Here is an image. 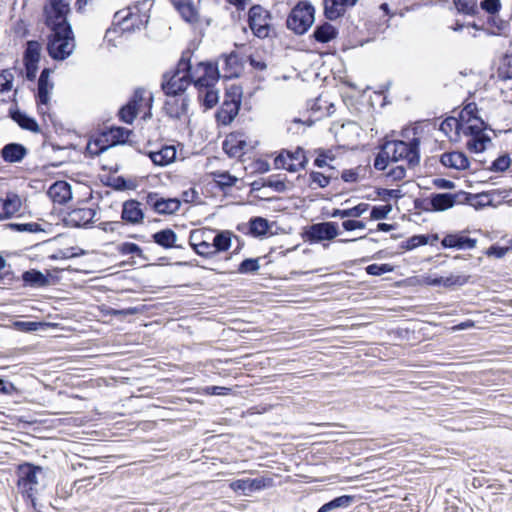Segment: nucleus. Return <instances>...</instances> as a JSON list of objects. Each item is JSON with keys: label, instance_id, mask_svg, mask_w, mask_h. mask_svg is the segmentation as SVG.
<instances>
[{"label": "nucleus", "instance_id": "1", "mask_svg": "<svg viewBox=\"0 0 512 512\" xmlns=\"http://www.w3.org/2000/svg\"><path fill=\"white\" fill-rule=\"evenodd\" d=\"M191 56L190 50L183 51L176 67L163 74L161 89L166 96H180L193 83Z\"/></svg>", "mask_w": 512, "mask_h": 512}, {"label": "nucleus", "instance_id": "2", "mask_svg": "<svg viewBox=\"0 0 512 512\" xmlns=\"http://www.w3.org/2000/svg\"><path fill=\"white\" fill-rule=\"evenodd\" d=\"M386 154L391 155V161L397 162L405 159L410 167H414L420 162L419 138H413L409 143L402 140L387 141L385 144Z\"/></svg>", "mask_w": 512, "mask_h": 512}, {"label": "nucleus", "instance_id": "3", "mask_svg": "<svg viewBox=\"0 0 512 512\" xmlns=\"http://www.w3.org/2000/svg\"><path fill=\"white\" fill-rule=\"evenodd\" d=\"M75 49L72 28L69 31L54 30L48 37L47 51L54 60H65Z\"/></svg>", "mask_w": 512, "mask_h": 512}, {"label": "nucleus", "instance_id": "4", "mask_svg": "<svg viewBox=\"0 0 512 512\" xmlns=\"http://www.w3.org/2000/svg\"><path fill=\"white\" fill-rule=\"evenodd\" d=\"M43 474V468L30 463H25L18 468V489L24 497L35 506L36 486L39 484V476Z\"/></svg>", "mask_w": 512, "mask_h": 512}, {"label": "nucleus", "instance_id": "5", "mask_svg": "<svg viewBox=\"0 0 512 512\" xmlns=\"http://www.w3.org/2000/svg\"><path fill=\"white\" fill-rule=\"evenodd\" d=\"M315 8L309 2H299L287 17V28L298 35H302L314 23Z\"/></svg>", "mask_w": 512, "mask_h": 512}, {"label": "nucleus", "instance_id": "6", "mask_svg": "<svg viewBox=\"0 0 512 512\" xmlns=\"http://www.w3.org/2000/svg\"><path fill=\"white\" fill-rule=\"evenodd\" d=\"M242 98V88L237 85H231L226 89L223 103L216 112V120L219 124L229 125L238 115Z\"/></svg>", "mask_w": 512, "mask_h": 512}, {"label": "nucleus", "instance_id": "7", "mask_svg": "<svg viewBox=\"0 0 512 512\" xmlns=\"http://www.w3.org/2000/svg\"><path fill=\"white\" fill-rule=\"evenodd\" d=\"M70 11L69 4L64 0H49L43 9L45 24L51 30L69 31L71 28L67 20Z\"/></svg>", "mask_w": 512, "mask_h": 512}, {"label": "nucleus", "instance_id": "8", "mask_svg": "<svg viewBox=\"0 0 512 512\" xmlns=\"http://www.w3.org/2000/svg\"><path fill=\"white\" fill-rule=\"evenodd\" d=\"M340 234L336 222H320L306 226L303 229V240L310 244L320 243L322 241H331Z\"/></svg>", "mask_w": 512, "mask_h": 512}, {"label": "nucleus", "instance_id": "9", "mask_svg": "<svg viewBox=\"0 0 512 512\" xmlns=\"http://www.w3.org/2000/svg\"><path fill=\"white\" fill-rule=\"evenodd\" d=\"M152 7L151 0H143L137 2L134 6L128 7L126 10H120L115 13L114 18L121 17L124 23H127L130 19L138 17L137 23H132L133 30H140L144 28L149 22V11Z\"/></svg>", "mask_w": 512, "mask_h": 512}, {"label": "nucleus", "instance_id": "10", "mask_svg": "<svg viewBox=\"0 0 512 512\" xmlns=\"http://www.w3.org/2000/svg\"><path fill=\"white\" fill-rule=\"evenodd\" d=\"M193 84L197 88L214 86L220 78L219 63L199 62L192 67Z\"/></svg>", "mask_w": 512, "mask_h": 512}, {"label": "nucleus", "instance_id": "11", "mask_svg": "<svg viewBox=\"0 0 512 512\" xmlns=\"http://www.w3.org/2000/svg\"><path fill=\"white\" fill-rule=\"evenodd\" d=\"M269 13L260 5H253L249 9L248 24L252 32L258 38H266L269 35Z\"/></svg>", "mask_w": 512, "mask_h": 512}, {"label": "nucleus", "instance_id": "12", "mask_svg": "<svg viewBox=\"0 0 512 512\" xmlns=\"http://www.w3.org/2000/svg\"><path fill=\"white\" fill-rule=\"evenodd\" d=\"M146 203L158 214H174L180 208V201L177 198H163L157 193H149L146 196Z\"/></svg>", "mask_w": 512, "mask_h": 512}, {"label": "nucleus", "instance_id": "13", "mask_svg": "<svg viewBox=\"0 0 512 512\" xmlns=\"http://www.w3.org/2000/svg\"><path fill=\"white\" fill-rule=\"evenodd\" d=\"M357 2L358 0H323L324 16L330 21H335L343 17Z\"/></svg>", "mask_w": 512, "mask_h": 512}, {"label": "nucleus", "instance_id": "14", "mask_svg": "<svg viewBox=\"0 0 512 512\" xmlns=\"http://www.w3.org/2000/svg\"><path fill=\"white\" fill-rule=\"evenodd\" d=\"M96 210L92 208H75L71 210L64 221L70 227H86L94 221Z\"/></svg>", "mask_w": 512, "mask_h": 512}, {"label": "nucleus", "instance_id": "15", "mask_svg": "<svg viewBox=\"0 0 512 512\" xmlns=\"http://www.w3.org/2000/svg\"><path fill=\"white\" fill-rule=\"evenodd\" d=\"M121 218L132 225L141 224L144 220V212L140 202L134 199L125 201L122 205Z\"/></svg>", "mask_w": 512, "mask_h": 512}, {"label": "nucleus", "instance_id": "16", "mask_svg": "<svg viewBox=\"0 0 512 512\" xmlns=\"http://www.w3.org/2000/svg\"><path fill=\"white\" fill-rule=\"evenodd\" d=\"M189 105V99L186 97H182L181 99H177L172 97V99H168L165 101L163 106V111L167 116L172 119L179 120L185 114H187Z\"/></svg>", "mask_w": 512, "mask_h": 512}, {"label": "nucleus", "instance_id": "17", "mask_svg": "<svg viewBox=\"0 0 512 512\" xmlns=\"http://www.w3.org/2000/svg\"><path fill=\"white\" fill-rule=\"evenodd\" d=\"M477 240L462 235L461 233L447 234L441 241L443 248L473 249Z\"/></svg>", "mask_w": 512, "mask_h": 512}, {"label": "nucleus", "instance_id": "18", "mask_svg": "<svg viewBox=\"0 0 512 512\" xmlns=\"http://www.w3.org/2000/svg\"><path fill=\"white\" fill-rule=\"evenodd\" d=\"M217 63H221L223 78L232 79L239 76L241 65L237 53L232 52L228 55H222Z\"/></svg>", "mask_w": 512, "mask_h": 512}, {"label": "nucleus", "instance_id": "19", "mask_svg": "<svg viewBox=\"0 0 512 512\" xmlns=\"http://www.w3.org/2000/svg\"><path fill=\"white\" fill-rule=\"evenodd\" d=\"M27 148L20 143H8L0 151L2 159L7 163L21 162L27 155Z\"/></svg>", "mask_w": 512, "mask_h": 512}, {"label": "nucleus", "instance_id": "20", "mask_svg": "<svg viewBox=\"0 0 512 512\" xmlns=\"http://www.w3.org/2000/svg\"><path fill=\"white\" fill-rule=\"evenodd\" d=\"M48 195L54 203L65 204L72 199L71 186L66 181H56L48 189Z\"/></svg>", "mask_w": 512, "mask_h": 512}, {"label": "nucleus", "instance_id": "21", "mask_svg": "<svg viewBox=\"0 0 512 512\" xmlns=\"http://www.w3.org/2000/svg\"><path fill=\"white\" fill-rule=\"evenodd\" d=\"M265 486V480L261 478L238 479L230 483V488L234 492H241L246 496L250 495L252 492L263 489Z\"/></svg>", "mask_w": 512, "mask_h": 512}, {"label": "nucleus", "instance_id": "22", "mask_svg": "<svg viewBox=\"0 0 512 512\" xmlns=\"http://www.w3.org/2000/svg\"><path fill=\"white\" fill-rule=\"evenodd\" d=\"M443 166L456 170H465L469 167V160L463 152L453 151L443 153L440 157Z\"/></svg>", "mask_w": 512, "mask_h": 512}, {"label": "nucleus", "instance_id": "23", "mask_svg": "<svg viewBox=\"0 0 512 512\" xmlns=\"http://www.w3.org/2000/svg\"><path fill=\"white\" fill-rule=\"evenodd\" d=\"M148 156L155 165L166 166L176 159V148L173 145H164L157 151H149Z\"/></svg>", "mask_w": 512, "mask_h": 512}, {"label": "nucleus", "instance_id": "24", "mask_svg": "<svg viewBox=\"0 0 512 512\" xmlns=\"http://www.w3.org/2000/svg\"><path fill=\"white\" fill-rule=\"evenodd\" d=\"M460 194L437 193L430 197V205L433 211H445L452 208Z\"/></svg>", "mask_w": 512, "mask_h": 512}, {"label": "nucleus", "instance_id": "25", "mask_svg": "<svg viewBox=\"0 0 512 512\" xmlns=\"http://www.w3.org/2000/svg\"><path fill=\"white\" fill-rule=\"evenodd\" d=\"M153 241L164 249L182 248L177 245V234L170 228L162 229L152 235Z\"/></svg>", "mask_w": 512, "mask_h": 512}, {"label": "nucleus", "instance_id": "26", "mask_svg": "<svg viewBox=\"0 0 512 512\" xmlns=\"http://www.w3.org/2000/svg\"><path fill=\"white\" fill-rule=\"evenodd\" d=\"M9 115L22 129L35 133L40 131L37 121L19 109H10Z\"/></svg>", "mask_w": 512, "mask_h": 512}, {"label": "nucleus", "instance_id": "27", "mask_svg": "<svg viewBox=\"0 0 512 512\" xmlns=\"http://www.w3.org/2000/svg\"><path fill=\"white\" fill-rule=\"evenodd\" d=\"M22 280L27 286L31 287H45L49 285V279L41 271L31 269L25 271L22 275Z\"/></svg>", "mask_w": 512, "mask_h": 512}, {"label": "nucleus", "instance_id": "28", "mask_svg": "<svg viewBox=\"0 0 512 512\" xmlns=\"http://www.w3.org/2000/svg\"><path fill=\"white\" fill-rule=\"evenodd\" d=\"M337 36V29L330 23H323L315 28L313 37L317 42L327 43Z\"/></svg>", "mask_w": 512, "mask_h": 512}, {"label": "nucleus", "instance_id": "29", "mask_svg": "<svg viewBox=\"0 0 512 512\" xmlns=\"http://www.w3.org/2000/svg\"><path fill=\"white\" fill-rule=\"evenodd\" d=\"M354 499L355 497L351 495H342L336 497L322 505L317 512H330L338 508H347L353 503Z\"/></svg>", "mask_w": 512, "mask_h": 512}, {"label": "nucleus", "instance_id": "30", "mask_svg": "<svg viewBox=\"0 0 512 512\" xmlns=\"http://www.w3.org/2000/svg\"><path fill=\"white\" fill-rule=\"evenodd\" d=\"M369 208V204L360 203L352 208L348 209H334L331 213V217H340V218H358L363 215Z\"/></svg>", "mask_w": 512, "mask_h": 512}, {"label": "nucleus", "instance_id": "31", "mask_svg": "<svg viewBox=\"0 0 512 512\" xmlns=\"http://www.w3.org/2000/svg\"><path fill=\"white\" fill-rule=\"evenodd\" d=\"M177 12L184 21L190 24H196L200 21L199 9L193 0H189L187 4H184L181 10Z\"/></svg>", "mask_w": 512, "mask_h": 512}, {"label": "nucleus", "instance_id": "32", "mask_svg": "<svg viewBox=\"0 0 512 512\" xmlns=\"http://www.w3.org/2000/svg\"><path fill=\"white\" fill-rule=\"evenodd\" d=\"M480 8L492 16V21L499 30L503 29L505 23L502 20L497 22L495 18V15L498 14L501 9L500 0H482L480 2Z\"/></svg>", "mask_w": 512, "mask_h": 512}, {"label": "nucleus", "instance_id": "33", "mask_svg": "<svg viewBox=\"0 0 512 512\" xmlns=\"http://www.w3.org/2000/svg\"><path fill=\"white\" fill-rule=\"evenodd\" d=\"M198 89L199 98L202 101L205 108L211 109L218 103L219 92L218 90L214 89V86H207Z\"/></svg>", "mask_w": 512, "mask_h": 512}, {"label": "nucleus", "instance_id": "34", "mask_svg": "<svg viewBox=\"0 0 512 512\" xmlns=\"http://www.w3.org/2000/svg\"><path fill=\"white\" fill-rule=\"evenodd\" d=\"M210 175L216 185L223 191L234 186L238 180L236 176L231 175L227 171H213Z\"/></svg>", "mask_w": 512, "mask_h": 512}, {"label": "nucleus", "instance_id": "35", "mask_svg": "<svg viewBox=\"0 0 512 512\" xmlns=\"http://www.w3.org/2000/svg\"><path fill=\"white\" fill-rule=\"evenodd\" d=\"M232 233L229 231L218 232L213 238V248L215 254L227 251L231 246Z\"/></svg>", "mask_w": 512, "mask_h": 512}, {"label": "nucleus", "instance_id": "36", "mask_svg": "<svg viewBox=\"0 0 512 512\" xmlns=\"http://www.w3.org/2000/svg\"><path fill=\"white\" fill-rule=\"evenodd\" d=\"M132 130L124 127H112L109 130L108 136L110 137V145L115 146L118 144H125L129 141Z\"/></svg>", "mask_w": 512, "mask_h": 512}, {"label": "nucleus", "instance_id": "37", "mask_svg": "<svg viewBox=\"0 0 512 512\" xmlns=\"http://www.w3.org/2000/svg\"><path fill=\"white\" fill-rule=\"evenodd\" d=\"M42 46L36 40H30L26 44V49L23 55L24 62H39L41 57Z\"/></svg>", "mask_w": 512, "mask_h": 512}, {"label": "nucleus", "instance_id": "38", "mask_svg": "<svg viewBox=\"0 0 512 512\" xmlns=\"http://www.w3.org/2000/svg\"><path fill=\"white\" fill-rule=\"evenodd\" d=\"M475 123H464L460 130L463 131V134L468 135L470 137L477 136H486L484 130L487 128L485 122L482 119L473 120Z\"/></svg>", "mask_w": 512, "mask_h": 512}, {"label": "nucleus", "instance_id": "39", "mask_svg": "<svg viewBox=\"0 0 512 512\" xmlns=\"http://www.w3.org/2000/svg\"><path fill=\"white\" fill-rule=\"evenodd\" d=\"M454 5L458 12L475 16L479 13V7L476 0H454Z\"/></svg>", "mask_w": 512, "mask_h": 512}, {"label": "nucleus", "instance_id": "40", "mask_svg": "<svg viewBox=\"0 0 512 512\" xmlns=\"http://www.w3.org/2000/svg\"><path fill=\"white\" fill-rule=\"evenodd\" d=\"M53 88V84L50 83V81H45L38 79V87H37V94L36 99L37 103L40 105H47L50 97V91Z\"/></svg>", "mask_w": 512, "mask_h": 512}, {"label": "nucleus", "instance_id": "41", "mask_svg": "<svg viewBox=\"0 0 512 512\" xmlns=\"http://www.w3.org/2000/svg\"><path fill=\"white\" fill-rule=\"evenodd\" d=\"M2 201L8 218L16 214L21 208V200L16 194H8Z\"/></svg>", "mask_w": 512, "mask_h": 512}, {"label": "nucleus", "instance_id": "42", "mask_svg": "<svg viewBox=\"0 0 512 512\" xmlns=\"http://www.w3.org/2000/svg\"><path fill=\"white\" fill-rule=\"evenodd\" d=\"M470 278V275L463 273L450 274L449 276H444V287L448 289L462 287L470 281Z\"/></svg>", "mask_w": 512, "mask_h": 512}, {"label": "nucleus", "instance_id": "43", "mask_svg": "<svg viewBox=\"0 0 512 512\" xmlns=\"http://www.w3.org/2000/svg\"><path fill=\"white\" fill-rule=\"evenodd\" d=\"M250 232L254 236L265 235L269 229L268 220L262 217H254L250 219Z\"/></svg>", "mask_w": 512, "mask_h": 512}, {"label": "nucleus", "instance_id": "44", "mask_svg": "<svg viewBox=\"0 0 512 512\" xmlns=\"http://www.w3.org/2000/svg\"><path fill=\"white\" fill-rule=\"evenodd\" d=\"M284 152L288 156L290 163H296L298 170L306 167L308 159L301 147H297L295 151L284 150Z\"/></svg>", "mask_w": 512, "mask_h": 512}, {"label": "nucleus", "instance_id": "45", "mask_svg": "<svg viewBox=\"0 0 512 512\" xmlns=\"http://www.w3.org/2000/svg\"><path fill=\"white\" fill-rule=\"evenodd\" d=\"M430 241L429 235H414L400 244L401 249L413 250L419 246L428 244Z\"/></svg>", "mask_w": 512, "mask_h": 512}, {"label": "nucleus", "instance_id": "46", "mask_svg": "<svg viewBox=\"0 0 512 512\" xmlns=\"http://www.w3.org/2000/svg\"><path fill=\"white\" fill-rule=\"evenodd\" d=\"M491 139L488 135L486 136H477V137H471L467 141V149L474 153H480L483 152L486 148V143L490 142Z\"/></svg>", "mask_w": 512, "mask_h": 512}, {"label": "nucleus", "instance_id": "47", "mask_svg": "<svg viewBox=\"0 0 512 512\" xmlns=\"http://www.w3.org/2000/svg\"><path fill=\"white\" fill-rule=\"evenodd\" d=\"M259 258H246L238 266L240 274H254L260 269Z\"/></svg>", "mask_w": 512, "mask_h": 512}, {"label": "nucleus", "instance_id": "48", "mask_svg": "<svg viewBox=\"0 0 512 512\" xmlns=\"http://www.w3.org/2000/svg\"><path fill=\"white\" fill-rule=\"evenodd\" d=\"M137 113L138 108L134 105V103L128 102L119 110L118 115L122 122L131 124L136 118Z\"/></svg>", "mask_w": 512, "mask_h": 512}, {"label": "nucleus", "instance_id": "49", "mask_svg": "<svg viewBox=\"0 0 512 512\" xmlns=\"http://www.w3.org/2000/svg\"><path fill=\"white\" fill-rule=\"evenodd\" d=\"M9 229L17 232L37 233L43 231L41 225L36 222L31 223H9L6 225Z\"/></svg>", "mask_w": 512, "mask_h": 512}, {"label": "nucleus", "instance_id": "50", "mask_svg": "<svg viewBox=\"0 0 512 512\" xmlns=\"http://www.w3.org/2000/svg\"><path fill=\"white\" fill-rule=\"evenodd\" d=\"M274 165L277 169H285L289 172L298 171V166H296V163H290L289 158L284 150H282L281 153L275 158Z\"/></svg>", "mask_w": 512, "mask_h": 512}, {"label": "nucleus", "instance_id": "51", "mask_svg": "<svg viewBox=\"0 0 512 512\" xmlns=\"http://www.w3.org/2000/svg\"><path fill=\"white\" fill-rule=\"evenodd\" d=\"M477 105L475 103L467 104L464 109L460 112L459 120L461 124L473 122V120H478L479 118L476 116Z\"/></svg>", "mask_w": 512, "mask_h": 512}, {"label": "nucleus", "instance_id": "52", "mask_svg": "<svg viewBox=\"0 0 512 512\" xmlns=\"http://www.w3.org/2000/svg\"><path fill=\"white\" fill-rule=\"evenodd\" d=\"M510 165V156L508 154H503L492 162L491 166L489 167V170L492 172H505L506 170L509 169Z\"/></svg>", "mask_w": 512, "mask_h": 512}, {"label": "nucleus", "instance_id": "53", "mask_svg": "<svg viewBox=\"0 0 512 512\" xmlns=\"http://www.w3.org/2000/svg\"><path fill=\"white\" fill-rule=\"evenodd\" d=\"M212 231L211 230H203V229H196L192 230L189 235V244L194 249L196 246H198L201 243H204L205 236H211Z\"/></svg>", "mask_w": 512, "mask_h": 512}, {"label": "nucleus", "instance_id": "54", "mask_svg": "<svg viewBox=\"0 0 512 512\" xmlns=\"http://www.w3.org/2000/svg\"><path fill=\"white\" fill-rule=\"evenodd\" d=\"M309 177H310V184L309 185L313 189L315 188L313 186V184H315L316 187H319V188L327 187L329 185L330 179H331L330 176H326L323 173L316 172V171L310 172Z\"/></svg>", "mask_w": 512, "mask_h": 512}, {"label": "nucleus", "instance_id": "55", "mask_svg": "<svg viewBox=\"0 0 512 512\" xmlns=\"http://www.w3.org/2000/svg\"><path fill=\"white\" fill-rule=\"evenodd\" d=\"M118 251L123 255H136L140 258H145L143 250L135 243L124 242L118 246Z\"/></svg>", "mask_w": 512, "mask_h": 512}, {"label": "nucleus", "instance_id": "56", "mask_svg": "<svg viewBox=\"0 0 512 512\" xmlns=\"http://www.w3.org/2000/svg\"><path fill=\"white\" fill-rule=\"evenodd\" d=\"M13 80L14 76L10 70L6 69L0 73V94L12 89ZM0 101L5 100L0 98Z\"/></svg>", "mask_w": 512, "mask_h": 512}, {"label": "nucleus", "instance_id": "57", "mask_svg": "<svg viewBox=\"0 0 512 512\" xmlns=\"http://www.w3.org/2000/svg\"><path fill=\"white\" fill-rule=\"evenodd\" d=\"M386 147L385 145L382 146L381 151L377 154L374 160V168L379 171H383L388 166L389 160H391V155L386 154Z\"/></svg>", "mask_w": 512, "mask_h": 512}, {"label": "nucleus", "instance_id": "58", "mask_svg": "<svg viewBox=\"0 0 512 512\" xmlns=\"http://www.w3.org/2000/svg\"><path fill=\"white\" fill-rule=\"evenodd\" d=\"M245 142L238 141L237 144L233 143V140L226 139L223 142V150L231 157L238 156L243 149Z\"/></svg>", "mask_w": 512, "mask_h": 512}, {"label": "nucleus", "instance_id": "59", "mask_svg": "<svg viewBox=\"0 0 512 512\" xmlns=\"http://www.w3.org/2000/svg\"><path fill=\"white\" fill-rule=\"evenodd\" d=\"M391 211L392 206L390 204L374 206L371 210L370 217L374 220L385 219Z\"/></svg>", "mask_w": 512, "mask_h": 512}, {"label": "nucleus", "instance_id": "60", "mask_svg": "<svg viewBox=\"0 0 512 512\" xmlns=\"http://www.w3.org/2000/svg\"><path fill=\"white\" fill-rule=\"evenodd\" d=\"M193 250L197 255L206 257V258H209V257H212L215 255V252L213 251L214 250L213 242H210L207 240L204 241V243H201L198 246H196Z\"/></svg>", "mask_w": 512, "mask_h": 512}, {"label": "nucleus", "instance_id": "61", "mask_svg": "<svg viewBox=\"0 0 512 512\" xmlns=\"http://www.w3.org/2000/svg\"><path fill=\"white\" fill-rule=\"evenodd\" d=\"M461 127L462 124L459 119L454 117H448L441 123L440 130L443 131L445 134H448L450 131H452L453 128H455V130L459 132Z\"/></svg>", "mask_w": 512, "mask_h": 512}, {"label": "nucleus", "instance_id": "62", "mask_svg": "<svg viewBox=\"0 0 512 512\" xmlns=\"http://www.w3.org/2000/svg\"><path fill=\"white\" fill-rule=\"evenodd\" d=\"M392 266L389 264H371L366 267V272L369 275L380 276L382 274L391 272Z\"/></svg>", "mask_w": 512, "mask_h": 512}, {"label": "nucleus", "instance_id": "63", "mask_svg": "<svg viewBox=\"0 0 512 512\" xmlns=\"http://www.w3.org/2000/svg\"><path fill=\"white\" fill-rule=\"evenodd\" d=\"M318 156L314 160V165L322 168L327 165L326 160H334V155L330 150L319 149L317 150Z\"/></svg>", "mask_w": 512, "mask_h": 512}, {"label": "nucleus", "instance_id": "64", "mask_svg": "<svg viewBox=\"0 0 512 512\" xmlns=\"http://www.w3.org/2000/svg\"><path fill=\"white\" fill-rule=\"evenodd\" d=\"M262 185L273 188L277 192H284L286 190V184L283 180L275 179L273 176L263 179Z\"/></svg>", "mask_w": 512, "mask_h": 512}]
</instances>
